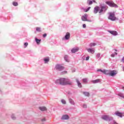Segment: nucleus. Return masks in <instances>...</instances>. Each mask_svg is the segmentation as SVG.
<instances>
[{
  "label": "nucleus",
  "mask_w": 124,
  "mask_h": 124,
  "mask_svg": "<svg viewBox=\"0 0 124 124\" xmlns=\"http://www.w3.org/2000/svg\"><path fill=\"white\" fill-rule=\"evenodd\" d=\"M114 50H115V51L116 52H117V49H114Z\"/></svg>",
  "instance_id": "obj_43"
},
{
  "label": "nucleus",
  "mask_w": 124,
  "mask_h": 124,
  "mask_svg": "<svg viewBox=\"0 0 124 124\" xmlns=\"http://www.w3.org/2000/svg\"><path fill=\"white\" fill-rule=\"evenodd\" d=\"M86 96H90V93H88V92H84L83 93Z\"/></svg>",
  "instance_id": "obj_23"
},
{
  "label": "nucleus",
  "mask_w": 124,
  "mask_h": 124,
  "mask_svg": "<svg viewBox=\"0 0 124 124\" xmlns=\"http://www.w3.org/2000/svg\"><path fill=\"white\" fill-rule=\"evenodd\" d=\"M108 31V32L111 33V34H112V35H114V36L118 35V32H117L116 31Z\"/></svg>",
  "instance_id": "obj_9"
},
{
  "label": "nucleus",
  "mask_w": 124,
  "mask_h": 124,
  "mask_svg": "<svg viewBox=\"0 0 124 124\" xmlns=\"http://www.w3.org/2000/svg\"><path fill=\"white\" fill-rule=\"evenodd\" d=\"M96 57H97V58H98V59H99V58L100 57V53H98V54L96 55Z\"/></svg>",
  "instance_id": "obj_35"
},
{
  "label": "nucleus",
  "mask_w": 124,
  "mask_h": 124,
  "mask_svg": "<svg viewBox=\"0 0 124 124\" xmlns=\"http://www.w3.org/2000/svg\"><path fill=\"white\" fill-rule=\"evenodd\" d=\"M76 81L79 88H82V84L80 83V81H79L78 79H76Z\"/></svg>",
  "instance_id": "obj_18"
},
{
  "label": "nucleus",
  "mask_w": 124,
  "mask_h": 124,
  "mask_svg": "<svg viewBox=\"0 0 124 124\" xmlns=\"http://www.w3.org/2000/svg\"><path fill=\"white\" fill-rule=\"evenodd\" d=\"M67 73V71H63L61 73V75H63L64 74H66Z\"/></svg>",
  "instance_id": "obj_22"
},
{
  "label": "nucleus",
  "mask_w": 124,
  "mask_h": 124,
  "mask_svg": "<svg viewBox=\"0 0 124 124\" xmlns=\"http://www.w3.org/2000/svg\"><path fill=\"white\" fill-rule=\"evenodd\" d=\"M90 59V56L87 57L86 58V61H89Z\"/></svg>",
  "instance_id": "obj_39"
},
{
  "label": "nucleus",
  "mask_w": 124,
  "mask_h": 124,
  "mask_svg": "<svg viewBox=\"0 0 124 124\" xmlns=\"http://www.w3.org/2000/svg\"><path fill=\"white\" fill-rule=\"evenodd\" d=\"M123 90H124V87H123Z\"/></svg>",
  "instance_id": "obj_44"
},
{
  "label": "nucleus",
  "mask_w": 124,
  "mask_h": 124,
  "mask_svg": "<svg viewBox=\"0 0 124 124\" xmlns=\"http://www.w3.org/2000/svg\"><path fill=\"white\" fill-rule=\"evenodd\" d=\"M56 83H59L60 85H62V86L72 84V82L69 79L65 78H60L56 80Z\"/></svg>",
  "instance_id": "obj_1"
},
{
  "label": "nucleus",
  "mask_w": 124,
  "mask_h": 124,
  "mask_svg": "<svg viewBox=\"0 0 124 124\" xmlns=\"http://www.w3.org/2000/svg\"><path fill=\"white\" fill-rule=\"evenodd\" d=\"M13 5L14 6H18V2L15 1L13 2Z\"/></svg>",
  "instance_id": "obj_21"
},
{
  "label": "nucleus",
  "mask_w": 124,
  "mask_h": 124,
  "mask_svg": "<svg viewBox=\"0 0 124 124\" xmlns=\"http://www.w3.org/2000/svg\"><path fill=\"white\" fill-rule=\"evenodd\" d=\"M36 30L37 31H39V32L41 31V28H40L39 27H36Z\"/></svg>",
  "instance_id": "obj_29"
},
{
  "label": "nucleus",
  "mask_w": 124,
  "mask_h": 124,
  "mask_svg": "<svg viewBox=\"0 0 124 124\" xmlns=\"http://www.w3.org/2000/svg\"><path fill=\"white\" fill-rule=\"evenodd\" d=\"M89 53H91V54H93L94 53V48H89L87 49Z\"/></svg>",
  "instance_id": "obj_14"
},
{
  "label": "nucleus",
  "mask_w": 124,
  "mask_h": 124,
  "mask_svg": "<svg viewBox=\"0 0 124 124\" xmlns=\"http://www.w3.org/2000/svg\"><path fill=\"white\" fill-rule=\"evenodd\" d=\"M93 2H95V0H93Z\"/></svg>",
  "instance_id": "obj_42"
},
{
  "label": "nucleus",
  "mask_w": 124,
  "mask_h": 124,
  "mask_svg": "<svg viewBox=\"0 0 124 124\" xmlns=\"http://www.w3.org/2000/svg\"><path fill=\"white\" fill-rule=\"evenodd\" d=\"M87 18H88V15L87 14H85L83 16L81 17V19L84 21H89Z\"/></svg>",
  "instance_id": "obj_8"
},
{
  "label": "nucleus",
  "mask_w": 124,
  "mask_h": 124,
  "mask_svg": "<svg viewBox=\"0 0 124 124\" xmlns=\"http://www.w3.org/2000/svg\"><path fill=\"white\" fill-rule=\"evenodd\" d=\"M115 114L118 117H120V118H123V113L120 112L119 111H116L115 112Z\"/></svg>",
  "instance_id": "obj_10"
},
{
  "label": "nucleus",
  "mask_w": 124,
  "mask_h": 124,
  "mask_svg": "<svg viewBox=\"0 0 124 124\" xmlns=\"http://www.w3.org/2000/svg\"><path fill=\"white\" fill-rule=\"evenodd\" d=\"M43 37H46L47 36V34L46 33H45L43 35Z\"/></svg>",
  "instance_id": "obj_37"
},
{
  "label": "nucleus",
  "mask_w": 124,
  "mask_h": 124,
  "mask_svg": "<svg viewBox=\"0 0 124 124\" xmlns=\"http://www.w3.org/2000/svg\"><path fill=\"white\" fill-rule=\"evenodd\" d=\"M103 72L105 73V74L106 75H109V76H115L116 74H117V71L115 70H112V71H104Z\"/></svg>",
  "instance_id": "obj_3"
},
{
  "label": "nucleus",
  "mask_w": 124,
  "mask_h": 124,
  "mask_svg": "<svg viewBox=\"0 0 124 124\" xmlns=\"http://www.w3.org/2000/svg\"><path fill=\"white\" fill-rule=\"evenodd\" d=\"M28 45H29V44L28 43H24L25 48H26V47H27Z\"/></svg>",
  "instance_id": "obj_33"
},
{
  "label": "nucleus",
  "mask_w": 124,
  "mask_h": 124,
  "mask_svg": "<svg viewBox=\"0 0 124 124\" xmlns=\"http://www.w3.org/2000/svg\"><path fill=\"white\" fill-rule=\"evenodd\" d=\"M55 68L57 70H59V71H62V70H63V69H64V67L60 64H57L56 65Z\"/></svg>",
  "instance_id": "obj_7"
},
{
  "label": "nucleus",
  "mask_w": 124,
  "mask_h": 124,
  "mask_svg": "<svg viewBox=\"0 0 124 124\" xmlns=\"http://www.w3.org/2000/svg\"><path fill=\"white\" fill-rule=\"evenodd\" d=\"M90 9H91V7H89L85 11V12H88V11H89V10H90Z\"/></svg>",
  "instance_id": "obj_34"
},
{
  "label": "nucleus",
  "mask_w": 124,
  "mask_h": 124,
  "mask_svg": "<svg viewBox=\"0 0 124 124\" xmlns=\"http://www.w3.org/2000/svg\"><path fill=\"white\" fill-rule=\"evenodd\" d=\"M69 38H70V33L67 32L65 35V39H66V40H68Z\"/></svg>",
  "instance_id": "obj_11"
},
{
  "label": "nucleus",
  "mask_w": 124,
  "mask_h": 124,
  "mask_svg": "<svg viewBox=\"0 0 124 124\" xmlns=\"http://www.w3.org/2000/svg\"><path fill=\"white\" fill-rule=\"evenodd\" d=\"M95 45H96V44H95V43H91L90 44V46H91V47H94V46H95Z\"/></svg>",
  "instance_id": "obj_25"
},
{
  "label": "nucleus",
  "mask_w": 124,
  "mask_h": 124,
  "mask_svg": "<svg viewBox=\"0 0 124 124\" xmlns=\"http://www.w3.org/2000/svg\"><path fill=\"white\" fill-rule=\"evenodd\" d=\"M119 96H120L121 97H123V98H124V94L123 93H120L118 94Z\"/></svg>",
  "instance_id": "obj_26"
},
{
  "label": "nucleus",
  "mask_w": 124,
  "mask_h": 124,
  "mask_svg": "<svg viewBox=\"0 0 124 124\" xmlns=\"http://www.w3.org/2000/svg\"><path fill=\"white\" fill-rule=\"evenodd\" d=\"M92 82L93 84H96V83H99L100 82V79H97L94 80H93Z\"/></svg>",
  "instance_id": "obj_15"
},
{
  "label": "nucleus",
  "mask_w": 124,
  "mask_h": 124,
  "mask_svg": "<svg viewBox=\"0 0 124 124\" xmlns=\"http://www.w3.org/2000/svg\"><path fill=\"white\" fill-rule=\"evenodd\" d=\"M106 3L111 7H117V4H115L113 1H107Z\"/></svg>",
  "instance_id": "obj_6"
},
{
  "label": "nucleus",
  "mask_w": 124,
  "mask_h": 124,
  "mask_svg": "<svg viewBox=\"0 0 124 124\" xmlns=\"http://www.w3.org/2000/svg\"><path fill=\"white\" fill-rule=\"evenodd\" d=\"M107 8H108V7H107L106 5L105 6H102L100 8L98 6H96L94 8V14H96V13L99 12V14H100V13H102L103 11H106L107 10Z\"/></svg>",
  "instance_id": "obj_2"
},
{
  "label": "nucleus",
  "mask_w": 124,
  "mask_h": 124,
  "mask_svg": "<svg viewBox=\"0 0 124 124\" xmlns=\"http://www.w3.org/2000/svg\"><path fill=\"white\" fill-rule=\"evenodd\" d=\"M69 101L71 104H72L73 105H74L75 104V103L74 102V101L72 100V99H69Z\"/></svg>",
  "instance_id": "obj_19"
},
{
  "label": "nucleus",
  "mask_w": 124,
  "mask_h": 124,
  "mask_svg": "<svg viewBox=\"0 0 124 124\" xmlns=\"http://www.w3.org/2000/svg\"><path fill=\"white\" fill-rule=\"evenodd\" d=\"M82 81L83 83H88V79L87 78H83L82 79Z\"/></svg>",
  "instance_id": "obj_28"
},
{
  "label": "nucleus",
  "mask_w": 124,
  "mask_h": 124,
  "mask_svg": "<svg viewBox=\"0 0 124 124\" xmlns=\"http://www.w3.org/2000/svg\"><path fill=\"white\" fill-rule=\"evenodd\" d=\"M49 61H50V60L49 59V58L45 59V60H44V61L45 62V63H47V62H49Z\"/></svg>",
  "instance_id": "obj_27"
},
{
  "label": "nucleus",
  "mask_w": 124,
  "mask_h": 124,
  "mask_svg": "<svg viewBox=\"0 0 124 124\" xmlns=\"http://www.w3.org/2000/svg\"><path fill=\"white\" fill-rule=\"evenodd\" d=\"M106 71V70H101V69H99V70H97V71H98V72H99V71H101V72H102V73H103L104 74H105V72H104L103 71Z\"/></svg>",
  "instance_id": "obj_31"
},
{
  "label": "nucleus",
  "mask_w": 124,
  "mask_h": 124,
  "mask_svg": "<svg viewBox=\"0 0 124 124\" xmlns=\"http://www.w3.org/2000/svg\"><path fill=\"white\" fill-rule=\"evenodd\" d=\"M62 104H66V102L64 99H62Z\"/></svg>",
  "instance_id": "obj_32"
},
{
  "label": "nucleus",
  "mask_w": 124,
  "mask_h": 124,
  "mask_svg": "<svg viewBox=\"0 0 124 124\" xmlns=\"http://www.w3.org/2000/svg\"><path fill=\"white\" fill-rule=\"evenodd\" d=\"M39 109H40L41 111H46V110H47V108L45 107H40L39 108Z\"/></svg>",
  "instance_id": "obj_16"
},
{
  "label": "nucleus",
  "mask_w": 124,
  "mask_h": 124,
  "mask_svg": "<svg viewBox=\"0 0 124 124\" xmlns=\"http://www.w3.org/2000/svg\"><path fill=\"white\" fill-rule=\"evenodd\" d=\"M115 55H118V53L115 52L114 54V53L112 54L111 55V57L112 58H114V57H115Z\"/></svg>",
  "instance_id": "obj_30"
},
{
  "label": "nucleus",
  "mask_w": 124,
  "mask_h": 124,
  "mask_svg": "<svg viewBox=\"0 0 124 124\" xmlns=\"http://www.w3.org/2000/svg\"><path fill=\"white\" fill-rule=\"evenodd\" d=\"M35 41L37 43V44H40V42L41 41V40H39L38 39H35Z\"/></svg>",
  "instance_id": "obj_20"
},
{
  "label": "nucleus",
  "mask_w": 124,
  "mask_h": 124,
  "mask_svg": "<svg viewBox=\"0 0 124 124\" xmlns=\"http://www.w3.org/2000/svg\"><path fill=\"white\" fill-rule=\"evenodd\" d=\"M87 3H88L89 5H91V4H93V1H91L90 0H88Z\"/></svg>",
  "instance_id": "obj_24"
},
{
  "label": "nucleus",
  "mask_w": 124,
  "mask_h": 124,
  "mask_svg": "<svg viewBox=\"0 0 124 124\" xmlns=\"http://www.w3.org/2000/svg\"><path fill=\"white\" fill-rule=\"evenodd\" d=\"M12 119H13V120H15L16 119V117L14 116V115H12Z\"/></svg>",
  "instance_id": "obj_36"
},
{
  "label": "nucleus",
  "mask_w": 124,
  "mask_h": 124,
  "mask_svg": "<svg viewBox=\"0 0 124 124\" xmlns=\"http://www.w3.org/2000/svg\"><path fill=\"white\" fill-rule=\"evenodd\" d=\"M42 122H44L45 121V118L43 119L42 120Z\"/></svg>",
  "instance_id": "obj_41"
},
{
  "label": "nucleus",
  "mask_w": 124,
  "mask_h": 124,
  "mask_svg": "<svg viewBox=\"0 0 124 124\" xmlns=\"http://www.w3.org/2000/svg\"><path fill=\"white\" fill-rule=\"evenodd\" d=\"M69 116L68 115H64L62 116L61 120H68Z\"/></svg>",
  "instance_id": "obj_13"
},
{
  "label": "nucleus",
  "mask_w": 124,
  "mask_h": 124,
  "mask_svg": "<svg viewBox=\"0 0 124 124\" xmlns=\"http://www.w3.org/2000/svg\"><path fill=\"white\" fill-rule=\"evenodd\" d=\"M78 50H79V48H78V47H74L71 50V52H72V53H76V52H78Z\"/></svg>",
  "instance_id": "obj_12"
},
{
  "label": "nucleus",
  "mask_w": 124,
  "mask_h": 124,
  "mask_svg": "<svg viewBox=\"0 0 124 124\" xmlns=\"http://www.w3.org/2000/svg\"><path fill=\"white\" fill-rule=\"evenodd\" d=\"M87 27V25H86V24H83V28H85Z\"/></svg>",
  "instance_id": "obj_40"
},
{
  "label": "nucleus",
  "mask_w": 124,
  "mask_h": 124,
  "mask_svg": "<svg viewBox=\"0 0 124 124\" xmlns=\"http://www.w3.org/2000/svg\"><path fill=\"white\" fill-rule=\"evenodd\" d=\"M83 108H87V105H86V104H84L83 105Z\"/></svg>",
  "instance_id": "obj_38"
},
{
  "label": "nucleus",
  "mask_w": 124,
  "mask_h": 124,
  "mask_svg": "<svg viewBox=\"0 0 124 124\" xmlns=\"http://www.w3.org/2000/svg\"><path fill=\"white\" fill-rule=\"evenodd\" d=\"M109 16L108 17L109 20L111 21H115L116 20V16H115V14L113 13H109Z\"/></svg>",
  "instance_id": "obj_5"
},
{
  "label": "nucleus",
  "mask_w": 124,
  "mask_h": 124,
  "mask_svg": "<svg viewBox=\"0 0 124 124\" xmlns=\"http://www.w3.org/2000/svg\"><path fill=\"white\" fill-rule=\"evenodd\" d=\"M102 120H104V121H108L109 122H111V121H112L113 117H110L109 115H103L102 116Z\"/></svg>",
  "instance_id": "obj_4"
},
{
  "label": "nucleus",
  "mask_w": 124,
  "mask_h": 124,
  "mask_svg": "<svg viewBox=\"0 0 124 124\" xmlns=\"http://www.w3.org/2000/svg\"><path fill=\"white\" fill-rule=\"evenodd\" d=\"M64 59L67 62H69V60H68V56L67 55H65Z\"/></svg>",
  "instance_id": "obj_17"
}]
</instances>
